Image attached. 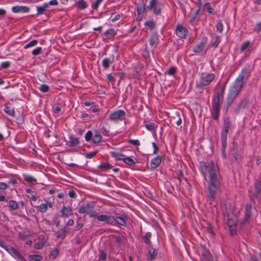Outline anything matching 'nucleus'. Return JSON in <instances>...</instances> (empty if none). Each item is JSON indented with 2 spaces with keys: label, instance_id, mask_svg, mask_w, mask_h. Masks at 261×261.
I'll use <instances>...</instances> for the list:
<instances>
[{
  "label": "nucleus",
  "instance_id": "34",
  "mask_svg": "<svg viewBox=\"0 0 261 261\" xmlns=\"http://www.w3.org/2000/svg\"><path fill=\"white\" fill-rule=\"evenodd\" d=\"M157 254L158 251L156 250L152 247H151L148 251L149 256L151 260H153L155 258V257L156 256Z\"/></svg>",
  "mask_w": 261,
  "mask_h": 261
},
{
  "label": "nucleus",
  "instance_id": "10",
  "mask_svg": "<svg viewBox=\"0 0 261 261\" xmlns=\"http://www.w3.org/2000/svg\"><path fill=\"white\" fill-rule=\"evenodd\" d=\"M206 40H202L194 47L193 51L197 54L205 55L207 51L206 48Z\"/></svg>",
  "mask_w": 261,
  "mask_h": 261
},
{
  "label": "nucleus",
  "instance_id": "52",
  "mask_svg": "<svg viewBox=\"0 0 261 261\" xmlns=\"http://www.w3.org/2000/svg\"><path fill=\"white\" fill-rule=\"evenodd\" d=\"M97 152H98L97 151H95L93 152L87 153L85 154V156L86 158H87V159H92L96 155Z\"/></svg>",
  "mask_w": 261,
  "mask_h": 261
},
{
  "label": "nucleus",
  "instance_id": "35",
  "mask_svg": "<svg viewBox=\"0 0 261 261\" xmlns=\"http://www.w3.org/2000/svg\"><path fill=\"white\" fill-rule=\"evenodd\" d=\"M204 6L206 11L208 13L212 14L214 15L216 14V12L214 11V10L212 8L209 3H206Z\"/></svg>",
  "mask_w": 261,
  "mask_h": 261
},
{
  "label": "nucleus",
  "instance_id": "45",
  "mask_svg": "<svg viewBox=\"0 0 261 261\" xmlns=\"http://www.w3.org/2000/svg\"><path fill=\"white\" fill-rule=\"evenodd\" d=\"M100 254L98 255L99 260L105 261L107 259V254L102 250L99 251Z\"/></svg>",
  "mask_w": 261,
  "mask_h": 261
},
{
  "label": "nucleus",
  "instance_id": "8",
  "mask_svg": "<svg viewBox=\"0 0 261 261\" xmlns=\"http://www.w3.org/2000/svg\"><path fill=\"white\" fill-rule=\"evenodd\" d=\"M215 75L213 73H209L205 76L201 78L199 82L196 84V87L201 88L208 85L210 83L215 79Z\"/></svg>",
  "mask_w": 261,
  "mask_h": 261
},
{
  "label": "nucleus",
  "instance_id": "25",
  "mask_svg": "<svg viewBox=\"0 0 261 261\" xmlns=\"http://www.w3.org/2000/svg\"><path fill=\"white\" fill-rule=\"evenodd\" d=\"M146 10V8H145V4H143L142 7H138L137 9L138 17L137 19L138 20H140L143 16V14L144 11Z\"/></svg>",
  "mask_w": 261,
  "mask_h": 261
},
{
  "label": "nucleus",
  "instance_id": "59",
  "mask_svg": "<svg viewBox=\"0 0 261 261\" xmlns=\"http://www.w3.org/2000/svg\"><path fill=\"white\" fill-rule=\"evenodd\" d=\"M216 28L217 31L220 33H222L223 28L222 23L220 21H219L216 25Z\"/></svg>",
  "mask_w": 261,
  "mask_h": 261
},
{
  "label": "nucleus",
  "instance_id": "12",
  "mask_svg": "<svg viewBox=\"0 0 261 261\" xmlns=\"http://www.w3.org/2000/svg\"><path fill=\"white\" fill-rule=\"evenodd\" d=\"M250 75V70L249 65H246L242 69L237 79L242 81H247Z\"/></svg>",
  "mask_w": 261,
  "mask_h": 261
},
{
  "label": "nucleus",
  "instance_id": "23",
  "mask_svg": "<svg viewBox=\"0 0 261 261\" xmlns=\"http://www.w3.org/2000/svg\"><path fill=\"white\" fill-rule=\"evenodd\" d=\"M69 141L67 143L68 146L70 147H73L80 144L79 138H76L73 136H70L69 137Z\"/></svg>",
  "mask_w": 261,
  "mask_h": 261
},
{
  "label": "nucleus",
  "instance_id": "39",
  "mask_svg": "<svg viewBox=\"0 0 261 261\" xmlns=\"http://www.w3.org/2000/svg\"><path fill=\"white\" fill-rule=\"evenodd\" d=\"M29 257L30 261H40L42 259L40 255H30Z\"/></svg>",
  "mask_w": 261,
  "mask_h": 261
},
{
  "label": "nucleus",
  "instance_id": "24",
  "mask_svg": "<svg viewBox=\"0 0 261 261\" xmlns=\"http://www.w3.org/2000/svg\"><path fill=\"white\" fill-rule=\"evenodd\" d=\"M162 161V157L160 156H158L156 158L153 159L150 162V166L151 168L155 169L156 168L161 164Z\"/></svg>",
  "mask_w": 261,
  "mask_h": 261
},
{
  "label": "nucleus",
  "instance_id": "13",
  "mask_svg": "<svg viewBox=\"0 0 261 261\" xmlns=\"http://www.w3.org/2000/svg\"><path fill=\"white\" fill-rule=\"evenodd\" d=\"M188 31L185 27L178 24L176 27L175 33L180 38H186L188 35Z\"/></svg>",
  "mask_w": 261,
  "mask_h": 261
},
{
  "label": "nucleus",
  "instance_id": "16",
  "mask_svg": "<svg viewBox=\"0 0 261 261\" xmlns=\"http://www.w3.org/2000/svg\"><path fill=\"white\" fill-rule=\"evenodd\" d=\"M201 261H211L212 255L210 251L206 249L205 247L202 246L201 248Z\"/></svg>",
  "mask_w": 261,
  "mask_h": 261
},
{
  "label": "nucleus",
  "instance_id": "18",
  "mask_svg": "<svg viewBox=\"0 0 261 261\" xmlns=\"http://www.w3.org/2000/svg\"><path fill=\"white\" fill-rule=\"evenodd\" d=\"M251 216V206L250 204H247L245 205V217L242 221V223L244 224L248 222Z\"/></svg>",
  "mask_w": 261,
  "mask_h": 261
},
{
  "label": "nucleus",
  "instance_id": "30",
  "mask_svg": "<svg viewBox=\"0 0 261 261\" xmlns=\"http://www.w3.org/2000/svg\"><path fill=\"white\" fill-rule=\"evenodd\" d=\"M111 154L113 158H115L117 160L123 161L124 158L125 157L124 154L119 152L112 151L111 152Z\"/></svg>",
  "mask_w": 261,
  "mask_h": 261
},
{
  "label": "nucleus",
  "instance_id": "11",
  "mask_svg": "<svg viewBox=\"0 0 261 261\" xmlns=\"http://www.w3.org/2000/svg\"><path fill=\"white\" fill-rule=\"evenodd\" d=\"M113 220L114 223L117 224L119 226H126V222L127 220V217L125 214L122 215L121 216H119L117 214L113 216Z\"/></svg>",
  "mask_w": 261,
  "mask_h": 261
},
{
  "label": "nucleus",
  "instance_id": "48",
  "mask_svg": "<svg viewBox=\"0 0 261 261\" xmlns=\"http://www.w3.org/2000/svg\"><path fill=\"white\" fill-rule=\"evenodd\" d=\"M250 43V41L247 40L241 46L240 50L241 52H244L246 48L249 46V44Z\"/></svg>",
  "mask_w": 261,
  "mask_h": 261
},
{
  "label": "nucleus",
  "instance_id": "47",
  "mask_svg": "<svg viewBox=\"0 0 261 261\" xmlns=\"http://www.w3.org/2000/svg\"><path fill=\"white\" fill-rule=\"evenodd\" d=\"M115 34V31L113 29H109L105 33V35L107 37L114 36Z\"/></svg>",
  "mask_w": 261,
  "mask_h": 261
},
{
  "label": "nucleus",
  "instance_id": "21",
  "mask_svg": "<svg viewBox=\"0 0 261 261\" xmlns=\"http://www.w3.org/2000/svg\"><path fill=\"white\" fill-rule=\"evenodd\" d=\"M30 8L27 6H15L12 8V12L14 13H27L30 11Z\"/></svg>",
  "mask_w": 261,
  "mask_h": 261
},
{
  "label": "nucleus",
  "instance_id": "22",
  "mask_svg": "<svg viewBox=\"0 0 261 261\" xmlns=\"http://www.w3.org/2000/svg\"><path fill=\"white\" fill-rule=\"evenodd\" d=\"M114 61V56L112 55L110 58H105L102 62V65L105 69H107L110 67Z\"/></svg>",
  "mask_w": 261,
  "mask_h": 261
},
{
  "label": "nucleus",
  "instance_id": "41",
  "mask_svg": "<svg viewBox=\"0 0 261 261\" xmlns=\"http://www.w3.org/2000/svg\"><path fill=\"white\" fill-rule=\"evenodd\" d=\"M158 40V37L156 35H153L149 38V42L151 46H153L155 44Z\"/></svg>",
  "mask_w": 261,
  "mask_h": 261
},
{
  "label": "nucleus",
  "instance_id": "60",
  "mask_svg": "<svg viewBox=\"0 0 261 261\" xmlns=\"http://www.w3.org/2000/svg\"><path fill=\"white\" fill-rule=\"evenodd\" d=\"M176 68L174 67H171L167 71V74L170 75H173L176 72Z\"/></svg>",
  "mask_w": 261,
  "mask_h": 261
},
{
  "label": "nucleus",
  "instance_id": "3",
  "mask_svg": "<svg viewBox=\"0 0 261 261\" xmlns=\"http://www.w3.org/2000/svg\"><path fill=\"white\" fill-rule=\"evenodd\" d=\"M231 126V122L228 117L224 119L223 126L221 133L222 143V154L224 158L226 157L225 149L227 146V136Z\"/></svg>",
  "mask_w": 261,
  "mask_h": 261
},
{
  "label": "nucleus",
  "instance_id": "58",
  "mask_svg": "<svg viewBox=\"0 0 261 261\" xmlns=\"http://www.w3.org/2000/svg\"><path fill=\"white\" fill-rule=\"evenodd\" d=\"M44 246V243L42 242L36 243L34 244V248L36 249H40Z\"/></svg>",
  "mask_w": 261,
  "mask_h": 261
},
{
  "label": "nucleus",
  "instance_id": "50",
  "mask_svg": "<svg viewBox=\"0 0 261 261\" xmlns=\"http://www.w3.org/2000/svg\"><path fill=\"white\" fill-rule=\"evenodd\" d=\"M85 140L87 141H90L93 138V134L91 130H89L85 135Z\"/></svg>",
  "mask_w": 261,
  "mask_h": 261
},
{
  "label": "nucleus",
  "instance_id": "15",
  "mask_svg": "<svg viewBox=\"0 0 261 261\" xmlns=\"http://www.w3.org/2000/svg\"><path fill=\"white\" fill-rule=\"evenodd\" d=\"M96 217L97 219L99 221L104 222L108 224L115 225L113 220V216H108L106 215H101L97 216Z\"/></svg>",
  "mask_w": 261,
  "mask_h": 261
},
{
  "label": "nucleus",
  "instance_id": "55",
  "mask_svg": "<svg viewBox=\"0 0 261 261\" xmlns=\"http://www.w3.org/2000/svg\"><path fill=\"white\" fill-rule=\"evenodd\" d=\"M39 210L41 213H44L46 212L47 208L44 203L41 204L39 206Z\"/></svg>",
  "mask_w": 261,
  "mask_h": 261
},
{
  "label": "nucleus",
  "instance_id": "19",
  "mask_svg": "<svg viewBox=\"0 0 261 261\" xmlns=\"http://www.w3.org/2000/svg\"><path fill=\"white\" fill-rule=\"evenodd\" d=\"M230 155L232 156V161H236L237 160L239 156L238 145L234 142H233L231 147Z\"/></svg>",
  "mask_w": 261,
  "mask_h": 261
},
{
  "label": "nucleus",
  "instance_id": "44",
  "mask_svg": "<svg viewBox=\"0 0 261 261\" xmlns=\"http://www.w3.org/2000/svg\"><path fill=\"white\" fill-rule=\"evenodd\" d=\"M59 253V250L58 249H55L52 250L49 255V257L50 259H55Z\"/></svg>",
  "mask_w": 261,
  "mask_h": 261
},
{
  "label": "nucleus",
  "instance_id": "31",
  "mask_svg": "<svg viewBox=\"0 0 261 261\" xmlns=\"http://www.w3.org/2000/svg\"><path fill=\"white\" fill-rule=\"evenodd\" d=\"M176 175V178L178 180L179 185H180L182 180V179L186 180L184 178V174L181 170H177L175 172Z\"/></svg>",
  "mask_w": 261,
  "mask_h": 261
},
{
  "label": "nucleus",
  "instance_id": "1",
  "mask_svg": "<svg viewBox=\"0 0 261 261\" xmlns=\"http://www.w3.org/2000/svg\"><path fill=\"white\" fill-rule=\"evenodd\" d=\"M199 165L203 175L205 176L207 174L210 178L207 199L211 204L216 199L217 195L220 193L222 178L220 174L218 166L213 161L207 164L204 161H201Z\"/></svg>",
  "mask_w": 261,
  "mask_h": 261
},
{
  "label": "nucleus",
  "instance_id": "53",
  "mask_svg": "<svg viewBox=\"0 0 261 261\" xmlns=\"http://www.w3.org/2000/svg\"><path fill=\"white\" fill-rule=\"evenodd\" d=\"M38 43V41L37 40H33L30 41L29 43L26 44L24 46V48H28L30 47L36 45Z\"/></svg>",
  "mask_w": 261,
  "mask_h": 261
},
{
  "label": "nucleus",
  "instance_id": "27",
  "mask_svg": "<svg viewBox=\"0 0 261 261\" xmlns=\"http://www.w3.org/2000/svg\"><path fill=\"white\" fill-rule=\"evenodd\" d=\"M113 168V166L109 163H103L100 164L98 168L101 169L102 171H105Z\"/></svg>",
  "mask_w": 261,
  "mask_h": 261
},
{
  "label": "nucleus",
  "instance_id": "20",
  "mask_svg": "<svg viewBox=\"0 0 261 261\" xmlns=\"http://www.w3.org/2000/svg\"><path fill=\"white\" fill-rule=\"evenodd\" d=\"M69 228L66 227V226H65L62 228L58 230L57 232H56V235L57 239H64L67 236V234L68 233Z\"/></svg>",
  "mask_w": 261,
  "mask_h": 261
},
{
  "label": "nucleus",
  "instance_id": "61",
  "mask_svg": "<svg viewBox=\"0 0 261 261\" xmlns=\"http://www.w3.org/2000/svg\"><path fill=\"white\" fill-rule=\"evenodd\" d=\"M230 233L231 236H234L237 233L236 226L229 227Z\"/></svg>",
  "mask_w": 261,
  "mask_h": 261
},
{
  "label": "nucleus",
  "instance_id": "38",
  "mask_svg": "<svg viewBox=\"0 0 261 261\" xmlns=\"http://www.w3.org/2000/svg\"><path fill=\"white\" fill-rule=\"evenodd\" d=\"M144 25L150 30H153L155 26V22L153 20H148L145 22Z\"/></svg>",
  "mask_w": 261,
  "mask_h": 261
},
{
  "label": "nucleus",
  "instance_id": "51",
  "mask_svg": "<svg viewBox=\"0 0 261 261\" xmlns=\"http://www.w3.org/2000/svg\"><path fill=\"white\" fill-rule=\"evenodd\" d=\"M40 90L42 92H47L49 90V87L48 85L45 84H42L40 86Z\"/></svg>",
  "mask_w": 261,
  "mask_h": 261
},
{
  "label": "nucleus",
  "instance_id": "36",
  "mask_svg": "<svg viewBox=\"0 0 261 261\" xmlns=\"http://www.w3.org/2000/svg\"><path fill=\"white\" fill-rule=\"evenodd\" d=\"M151 237V233L148 232L143 237V239L146 244H150L151 243L150 238Z\"/></svg>",
  "mask_w": 261,
  "mask_h": 261
},
{
  "label": "nucleus",
  "instance_id": "2",
  "mask_svg": "<svg viewBox=\"0 0 261 261\" xmlns=\"http://www.w3.org/2000/svg\"><path fill=\"white\" fill-rule=\"evenodd\" d=\"M245 82V81L239 80L238 79L235 80L232 86L230 88L227 97V107L228 108L231 105L235 99L242 91Z\"/></svg>",
  "mask_w": 261,
  "mask_h": 261
},
{
  "label": "nucleus",
  "instance_id": "7",
  "mask_svg": "<svg viewBox=\"0 0 261 261\" xmlns=\"http://www.w3.org/2000/svg\"><path fill=\"white\" fill-rule=\"evenodd\" d=\"M220 111V101L219 97L213 98L212 110L211 111L212 117L214 120H218Z\"/></svg>",
  "mask_w": 261,
  "mask_h": 261
},
{
  "label": "nucleus",
  "instance_id": "14",
  "mask_svg": "<svg viewBox=\"0 0 261 261\" xmlns=\"http://www.w3.org/2000/svg\"><path fill=\"white\" fill-rule=\"evenodd\" d=\"M11 255L14 257H17L20 261H26L25 259L21 255L19 251L12 246L9 247L7 246V249H5Z\"/></svg>",
  "mask_w": 261,
  "mask_h": 261
},
{
  "label": "nucleus",
  "instance_id": "42",
  "mask_svg": "<svg viewBox=\"0 0 261 261\" xmlns=\"http://www.w3.org/2000/svg\"><path fill=\"white\" fill-rule=\"evenodd\" d=\"M123 161L128 165H134L136 163L130 157H124Z\"/></svg>",
  "mask_w": 261,
  "mask_h": 261
},
{
  "label": "nucleus",
  "instance_id": "5",
  "mask_svg": "<svg viewBox=\"0 0 261 261\" xmlns=\"http://www.w3.org/2000/svg\"><path fill=\"white\" fill-rule=\"evenodd\" d=\"M162 3L159 0H151L148 6L146 7V11H152L155 15H159L161 13Z\"/></svg>",
  "mask_w": 261,
  "mask_h": 261
},
{
  "label": "nucleus",
  "instance_id": "17",
  "mask_svg": "<svg viewBox=\"0 0 261 261\" xmlns=\"http://www.w3.org/2000/svg\"><path fill=\"white\" fill-rule=\"evenodd\" d=\"M60 212L63 218H67L73 214L72 209L70 206L63 205Z\"/></svg>",
  "mask_w": 261,
  "mask_h": 261
},
{
  "label": "nucleus",
  "instance_id": "46",
  "mask_svg": "<svg viewBox=\"0 0 261 261\" xmlns=\"http://www.w3.org/2000/svg\"><path fill=\"white\" fill-rule=\"evenodd\" d=\"M220 42V38L217 36L215 38V40L214 42H212L211 43V46L212 47H214V48H216Z\"/></svg>",
  "mask_w": 261,
  "mask_h": 261
},
{
  "label": "nucleus",
  "instance_id": "62",
  "mask_svg": "<svg viewBox=\"0 0 261 261\" xmlns=\"http://www.w3.org/2000/svg\"><path fill=\"white\" fill-rule=\"evenodd\" d=\"M11 63L9 61L4 62L1 64V67L3 69H6L10 67Z\"/></svg>",
  "mask_w": 261,
  "mask_h": 261
},
{
  "label": "nucleus",
  "instance_id": "49",
  "mask_svg": "<svg viewBox=\"0 0 261 261\" xmlns=\"http://www.w3.org/2000/svg\"><path fill=\"white\" fill-rule=\"evenodd\" d=\"M37 13V15H40L44 14L46 10H45L41 6H37L36 7Z\"/></svg>",
  "mask_w": 261,
  "mask_h": 261
},
{
  "label": "nucleus",
  "instance_id": "54",
  "mask_svg": "<svg viewBox=\"0 0 261 261\" xmlns=\"http://www.w3.org/2000/svg\"><path fill=\"white\" fill-rule=\"evenodd\" d=\"M32 54L34 56H37L41 54L42 53V48L41 47H38L35 49H34L32 51Z\"/></svg>",
  "mask_w": 261,
  "mask_h": 261
},
{
  "label": "nucleus",
  "instance_id": "4",
  "mask_svg": "<svg viewBox=\"0 0 261 261\" xmlns=\"http://www.w3.org/2000/svg\"><path fill=\"white\" fill-rule=\"evenodd\" d=\"M94 207L95 204L93 202L86 203L79 208L78 212L80 214H87L91 218H95L97 214L94 210Z\"/></svg>",
  "mask_w": 261,
  "mask_h": 261
},
{
  "label": "nucleus",
  "instance_id": "6",
  "mask_svg": "<svg viewBox=\"0 0 261 261\" xmlns=\"http://www.w3.org/2000/svg\"><path fill=\"white\" fill-rule=\"evenodd\" d=\"M261 192V177H259L254 184V191L250 192V197L251 201H254L259 198Z\"/></svg>",
  "mask_w": 261,
  "mask_h": 261
},
{
  "label": "nucleus",
  "instance_id": "63",
  "mask_svg": "<svg viewBox=\"0 0 261 261\" xmlns=\"http://www.w3.org/2000/svg\"><path fill=\"white\" fill-rule=\"evenodd\" d=\"M128 142L134 145L135 146H139L140 145V142L138 140H129Z\"/></svg>",
  "mask_w": 261,
  "mask_h": 261
},
{
  "label": "nucleus",
  "instance_id": "28",
  "mask_svg": "<svg viewBox=\"0 0 261 261\" xmlns=\"http://www.w3.org/2000/svg\"><path fill=\"white\" fill-rule=\"evenodd\" d=\"M226 83H227V81L224 84H223L221 86L220 91L219 92H217L216 96L215 97H213V98H217L218 96L219 100V101H220V97L223 96V94H224V91H225V87H226Z\"/></svg>",
  "mask_w": 261,
  "mask_h": 261
},
{
  "label": "nucleus",
  "instance_id": "33",
  "mask_svg": "<svg viewBox=\"0 0 261 261\" xmlns=\"http://www.w3.org/2000/svg\"><path fill=\"white\" fill-rule=\"evenodd\" d=\"M237 222L236 218H234V219L230 218V216L229 215H227V225L228 227L232 226H237Z\"/></svg>",
  "mask_w": 261,
  "mask_h": 261
},
{
  "label": "nucleus",
  "instance_id": "32",
  "mask_svg": "<svg viewBox=\"0 0 261 261\" xmlns=\"http://www.w3.org/2000/svg\"><path fill=\"white\" fill-rule=\"evenodd\" d=\"M248 103V100L246 99L242 100L238 105L237 111H239L242 109L245 108L246 106Z\"/></svg>",
  "mask_w": 261,
  "mask_h": 261
},
{
  "label": "nucleus",
  "instance_id": "37",
  "mask_svg": "<svg viewBox=\"0 0 261 261\" xmlns=\"http://www.w3.org/2000/svg\"><path fill=\"white\" fill-rule=\"evenodd\" d=\"M78 8L83 10L87 7L86 2L84 0H80L77 3Z\"/></svg>",
  "mask_w": 261,
  "mask_h": 261
},
{
  "label": "nucleus",
  "instance_id": "64",
  "mask_svg": "<svg viewBox=\"0 0 261 261\" xmlns=\"http://www.w3.org/2000/svg\"><path fill=\"white\" fill-rule=\"evenodd\" d=\"M18 235H19V238L22 240H25L28 237V236L27 234H26L24 233L21 232H19Z\"/></svg>",
  "mask_w": 261,
  "mask_h": 261
},
{
  "label": "nucleus",
  "instance_id": "29",
  "mask_svg": "<svg viewBox=\"0 0 261 261\" xmlns=\"http://www.w3.org/2000/svg\"><path fill=\"white\" fill-rule=\"evenodd\" d=\"M24 179L29 183L35 184L37 183V180L33 176L28 174H23Z\"/></svg>",
  "mask_w": 261,
  "mask_h": 261
},
{
  "label": "nucleus",
  "instance_id": "40",
  "mask_svg": "<svg viewBox=\"0 0 261 261\" xmlns=\"http://www.w3.org/2000/svg\"><path fill=\"white\" fill-rule=\"evenodd\" d=\"M18 204L14 200H10L9 201V207L11 210H15L18 208Z\"/></svg>",
  "mask_w": 261,
  "mask_h": 261
},
{
  "label": "nucleus",
  "instance_id": "57",
  "mask_svg": "<svg viewBox=\"0 0 261 261\" xmlns=\"http://www.w3.org/2000/svg\"><path fill=\"white\" fill-rule=\"evenodd\" d=\"M102 1V0H96L93 2L92 4V8L93 9H97L100 4V3Z\"/></svg>",
  "mask_w": 261,
  "mask_h": 261
},
{
  "label": "nucleus",
  "instance_id": "26",
  "mask_svg": "<svg viewBox=\"0 0 261 261\" xmlns=\"http://www.w3.org/2000/svg\"><path fill=\"white\" fill-rule=\"evenodd\" d=\"M101 139L102 137L100 133L98 131H95L92 138V142L95 144H98L100 142Z\"/></svg>",
  "mask_w": 261,
  "mask_h": 261
},
{
  "label": "nucleus",
  "instance_id": "9",
  "mask_svg": "<svg viewBox=\"0 0 261 261\" xmlns=\"http://www.w3.org/2000/svg\"><path fill=\"white\" fill-rule=\"evenodd\" d=\"M125 115V112L122 110H119L112 113L109 115V119L114 122H118V121L122 120L124 118Z\"/></svg>",
  "mask_w": 261,
  "mask_h": 261
},
{
  "label": "nucleus",
  "instance_id": "43",
  "mask_svg": "<svg viewBox=\"0 0 261 261\" xmlns=\"http://www.w3.org/2000/svg\"><path fill=\"white\" fill-rule=\"evenodd\" d=\"M4 111L6 113L10 116H14L15 112L13 109H11L10 107L6 106L4 109Z\"/></svg>",
  "mask_w": 261,
  "mask_h": 261
},
{
  "label": "nucleus",
  "instance_id": "56",
  "mask_svg": "<svg viewBox=\"0 0 261 261\" xmlns=\"http://www.w3.org/2000/svg\"><path fill=\"white\" fill-rule=\"evenodd\" d=\"M145 127L148 130L151 131L152 130H154L156 127V126L154 123H152L150 124H145Z\"/></svg>",
  "mask_w": 261,
  "mask_h": 261
}]
</instances>
